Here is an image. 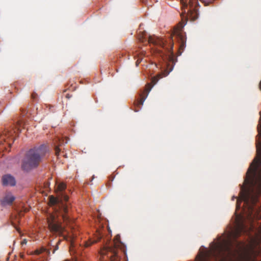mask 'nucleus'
Segmentation results:
<instances>
[{"label":"nucleus","instance_id":"nucleus-3","mask_svg":"<svg viewBox=\"0 0 261 261\" xmlns=\"http://www.w3.org/2000/svg\"><path fill=\"white\" fill-rule=\"evenodd\" d=\"M47 152V149L44 145H41L29 149L25 153L22 160V169L28 172L37 168Z\"/></svg>","mask_w":261,"mask_h":261},{"label":"nucleus","instance_id":"nucleus-24","mask_svg":"<svg viewBox=\"0 0 261 261\" xmlns=\"http://www.w3.org/2000/svg\"><path fill=\"white\" fill-rule=\"evenodd\" d=\"M27 243V239H24L22 240V241L21 242V244L22 245H23L24 244H26Z\"/></svg>","mask_w":261,"mask_h":261},{"label":"nucleus","instance_id":"nucleus-22","mask_svg":"<svg viewBox=\"0 0 261 261\" xmlns=\"http://www.w3.org/2000/svg\"><path fill=\"white\" fill-rule=\"evenodd\" d=\"M19 124H18V126L15 128H14V127L11 128H13L15 130V133H16V130H17V131L19 130V132H21V130H19Z\"/></svg>","mask_w":261,"mask_h":261},{"label":"nucleus","instance_id":"nucleus-26","mask_svg":"<svg viewBox=\"0 0 261 261\" xmlns=\"http://www.w3.org/2000/svg\"><path fill=\"white\" fill-rule=\"evenodd\" d=\"M63 261H70V260L69 259H65V260H63ZM75 261H77V260H75Z\"/></svg>","mask_w":261,"mask_h":261},{"label":"nucleus","instance_id":"nucleus-30","mask_svg":"<svg viewBox=\"0 0 261 261\" xmlns=\"http://www.w3.org/2000/svg\"><path fill=\"white\" fill-rule=\"evenodd\" d=\"M47 252H48V254H49V253H50V252H49V250H48V251H47Z\"/></svg>","mask_w":261,"mask_h":261},{"label":"nucleus","instance_id":"nucleus-2","mask_svg":"<svg viewBox=\"0 0 261 261\" xmlns=\"http://www.w3.org/2000/svg\"><path fill=\"white\" fill-rule=\"evenodd\" d=\"M236 251H233L230 243L223 240L218 243H213L211 249L204 253L200 261H208L210 258L212 257L215 260L221 258L223 261H225L226 258L231 257L235 255Z\"/></svg>","mask_w":261,"mask_h":261},{"label":"nucleus","instance_id":"nucleus-28","mask_svg":"<svg viewBox=\"0 0 261 261\" xmlns=\"http://www.w3.org/2000/svg\"><path fill=\"white\" fill-rule=\"evenodd\" d=\"M138 64H139V63L138 62V61H137V62H136V65H137V66H138Z\"/></svg>","mask_w":261,"mask_h":261},{"label":"nucleus","instance_id":"nucleus-13","mask_svg":"<svg viewBox=\"0 0 261 261\" xmlns=\"http://www.w3.org/2000/svg\"><path fill=\"white\" fill-rule=\"evenodd\" d=\"M15 199V197L11 193H7L1 200V204L3 206L11 205Z\"/></svg>","mask_w":261,"mask_h":261},{"label":"nucleus","instance_id":"nucleus-4","mask_svg":"<svg viewBox=\"0 0 261 261\" xmlns=\"http://www.w3.org/2000/svg\"><path fill=\"white\" fill-rule=\"evenodd\" d=\"M125 246L120 240V236L117 234L114 238L112 242H110L109 244L105 246L101 250V254H109L114 255V258L111 257L112 261H120V256L118 255L119 250L123 252L125 251Z\"/></svg>","mask_w":261,"mask_h":261},{"label":"nucleus","instance_id":"nucleus-19","mask_svg":"<svg viewBox=\"0 0 261 261\" xmlns=\"http://www.w3.org/2000/svg\"><path fill=\"white\" fill-rule=\"evenodd\" d=\"M31 97L33 100H35L37 99V94L36 92H33L32 94Z\"/></svg>","mask_w":261,"mask_h":261},{"label":"nucleus","instance_id":"nucleus-10","mask_svg":"<svg viewBox=\"0 0 261 261\" xmlns=\"http://www.w3.org/2000/svg\"><path fill=\"white\" fill-rule=\"evenodd\" d=\"M66 188V184L64 182H61L58 184L56 189V192L58 196H61V199H64V201H67L69 198L68 196L64 192Z\"/></svg>","mask_w":261,"mask_h":261},{"label":"nucleus","instance_id":"nucleus-17","mask_svg":"<svg viewBox=\"0 0 261 261\" xmlns=\"http://www.w3.org/2000/svg\"><path fill=\"white\" fill-rule=\"evenodd\" d=\"M100 239H101V237H99L97 240H94V241L91 242L90 243H89L88 242H87L86 243V246L88 247V246H90L91 244L96 243L97 242L99 241L100 240Z\"/></svg>","mask_w":261,"mask_h":261},{"label":"nucleus","instance_id":"nucleus-1","mask_svg":"<svg viewBox=\"0 0 261 261\" xmlns=\"http://www.w3.org/2000/svg\"><path fill=\"white\" fill-rule=\"evenodd\" d=\"M182 24L174 28L172 34L169 39V42L164 41L161 38L154 35H148L145 32L139 31L138 33V40L143 43L152 44L156 46L155 51L158 53L161 57L168 56L170 60L173 58V39L174 37L179 44L180 49H184L186 46V37L185 33L182 30Z\"/></svg>","mask_w":261,"mask_h":261},{"label":"nucleus","instance_id":"nucleus-27","mask_svg":"<svg viewBox=\"0 0 261 261\" xmlns=\"http://www.w3.org/2000/svg\"><path fill=\"white\" fill-rule=\"evenodd\" d=\"M259 88H260V89L261 90V81L259 83Z\"/></svg>","mask_w":261,"mask_h":261},{"label":"nucleus","instance_id":"nucleus-21","mask_svg":"<svg viewBox=\"0 0 261 261\" xmlns=\"http://www.w3.org/2000/svg\"><path fill=\"white\" fill-rule=\"evenodd\" d=\"M103 255H107L108 256V257L110 258L111 261H112L111 257H113V258H114V255H110L109 254H104Z\"/></svg>","mask_w":261,"mask_h":261},{"label":"nucleus","instance_id":"nucleus-11","mask_svg":"<svg viewBox=\"0 0 261 261\" xmlns=\"http://www.w3.org/2000/svg\"><path fill=\"white\" fill-rule=\"evenodd\" d=\"M2 183L5 186H14L16 185V180L11 175L6 174L2 177Z\"/></svg>","mask_w":261,"mask_h":261},{"label":"nucleus","instance_id":"nucleus-29","mask_svg":"<svg viewBox=\"0 0 261 261\" xmlns=\"http://www.w3.org/2000/svg\"><path fill=\"white\" fill-rule=\"evenodd\" d=\"M135 111L136 112H138V111H139V110H136V109Z\"/></svg>","mask_w":261,"mask_h":261},{"label":"nucleus","instance_id":"nucleus-20","mask_svg":"<svg viewBox=\"0 0 261 261\" xmlns=\"http://www.w3.org/2000/svg\"><path fill=\"white\" fill-rule=\"evenodd\" d=\"M236 207L237 209H239L240 207V203L239 202V200L238 199L237 204H236Z\"/></svg>","mask_w":261,"mask_h":261},{"label":"nucleus","instance_id":"nucleus-18","mask_svg":"<svg viewBox=\"0 0 261 261\" xmlns=\"http://www.w3.org/2000/svg\"><path fill=\"white\" fill-rule=\"evenodd\" d=\"M60 149L59 148V147L58 146H56L55 147V153H56V155L57 156H58L60 154Z\"/></svg>","mask_w":261,"mask_h":261},{"label":"nucleus","instance_id":"nucleus-9","mask_svg":"<svg viewBox=\"0 0 261 261\" xmlns=\"http://www.w3.org/2000/svg\"><path fill=\"white\" fill-rule=\"evenodd\" d=\"M152 86V85H151L149 84H148L146 85L145 89L143 90L142 93L140 95V99H138L137 101L135 103V105L136 107H140V106L143 105L144 100L146 98Z\"/></svg>","mask_w":261,"mask_h":261},{"label":"nucleus","instance_id":"nucleus-25","mask_svg":"<svg viewBox=\"0 0 261 261\" xmlns=\"http://www.w3.org/2000/svg\"><path fill=\"white\" fill-rule=\"evenodd\" d=\"M71 96H72V95H70L69 94H67L66 95V97L67 98H68V99H69L70 98H71Z\"/></svg>","mask_w":261,"mask_h":261},{"label":"nucleus","instance_id":"nucleus-12","mask_svg":"<svg viewBox=\"0 0 261 261\" xmlns=\"http://www.w3.org/2000/svg\"><path fill=\"white\" fill-rule=\"evenodd\" d=\"M61 213L63 221L66 223L70 222V219L68 215V206L63 203H61Z\"/></svg>","mask_w":261,"mask_h":261},{"label":"nucleus","instance_id":"nucleus-7","mask_svg":"<svg viewBox=\"0 0 261 261\" xmlns=\"http://www.w3.org/2000/svg\"><path fill=\"white\" fill-rule=\"evenodd\" d=\"M204 4L205 6L212 3L213 0H200ZM181 4L182 14H186L194 10L195 7L198 5V0H180Z\"/></svg>","mask_w":261,"mask_h":261},{"label":"nucleus","instance_id":"nucleus-8","mask_svg":"<svg viewBox=\"0 0 261 261\" xmlns=\"http://www.w3.org/2000/svg\"><path fill=\"white\" fill-rule=\"evenodd\" d=\"M15 130L13 128L6 129L3 134L0 136V145L3 144V142L7 143L9 147H10L14 142V134Z\"/></svg>","mask_w":261,"mask_h":261},{"label":"nucleus","instance_id":"nucleus-5","mask_svg":"<svg viewBox=\"0 0 261 261\" xmlns=\"http://www.w3.org/2000/svg\"><path fill=\"white\" fill-rule=\"evenodd\" d=\"M254 226L253 224H251L250 227L246 226L243 221H240L237 222L236 226L233 231V236L235 238H238L242 234L246 233L251 238V245L253 247L254 246H257L261 242V238L258 236L255 238L251 236L250 234L251 231H253Z\"/></svg>","mask_w":261,"mask_h":261},{"label":"nucleus","instance_id":"nucleus-14","mask_svg":"<svg viewBox=\"0 0 261 261\" xmlns=\"http://www.w3.org/2000/svg\"><path fill=\"white\" fill-rule=\"evenodd\" d=\"M62 201H64V199H61V196H58V197H55L53 196H51L49 197V203L51 205H55L59 204Z\"/></svg>","mask_w":261,"mask_h":261},{"label":"nucleus","instance_id":"nucleus-15","mask_svg":"<svg viewBox=\"0 0 261 261\" xmlns=\"http://www.w3.org/2000/svg\"><path fill=\"white\" fill-rule=\"evenodd\" d=\"M161 77V75H159L157 76H154L152 79L151 83L153 84V85H155L158 81L160 78Z\"/></svg>","mask_w":261,"mask_h":261},{"label":"nucleus","instance_id":"nucleus-23","mask_svg":"<svg viewBox=\"0 0 261 261\" xmlns=\"http://www.w3.org/2000/svg\"><path fill=\"white\" fill-rule=\"evenodd\" d=\"M60 243V241H58V244L56 247V248L54 249V250L53 251V253H54L55 251L58 249V244Z\"/></svg>","mask_w":261,"mask_h":261},{"label":"nucleus","instance_id":"nucleus-6","mask_svg":"<svg viewBox=\"0 0 261 261\" xmlns=\"http://www.w3.org/2000/svg\"><path fill=\"white\" fill-rule=\"evenodd\" d=\"M48 227L50 232L55 234L62 236L65 231V228L61 224V223L58 221L55 216L50 215L47 218Z\"/></svg>","mask_w":261,"mask_h":261},{"label":"nucleus","instance_id":"nucleus-16","mask_svg":"<svg viewBox=\"0 0 261 261\" xmlns=\"http://www.w3.org/2000/svg\"><path fill=\"white\" fill-rule=\"evenodd\" d=\"M45 251H46V249H45L44 248H42L40 249L36 250L34 252V253L35 254L39 255Z\"/></svg>","mask_w":261,"mask_h":261}]
</instances>
